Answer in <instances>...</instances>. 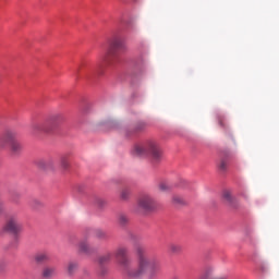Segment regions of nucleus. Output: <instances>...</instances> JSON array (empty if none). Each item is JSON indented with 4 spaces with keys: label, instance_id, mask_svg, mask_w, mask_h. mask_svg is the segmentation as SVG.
<instances>
[{
    "label": "nucleus",
    "instance_id": "obj_23",
    "mask_svg": "<svg viewBox=\"0 0 279 279\" xmlns=\"http://www.w3.org/2000/svg\"><path fill=\"white\" fill-rule=\"evenodd\" d=\"M142 130H145V123L144 122H140L135 126V132H141Z\"/></svg>",
    "mask_w": 279,
    "mask_h": 279
},
{
    "label": "nucleus",
    "instance_id": "obj_21",
    "mask_svg": "<svg viewBox=\"0 0 279 279\" xmlns=\"http://www.w3.org/2000/svg\"><path fill=\"white\" fill-rule=\"evenodd\" d=\"M120 226H125L128 223V217L124 215L119 216Z\"/></svg>",
    "mask_w": 279,
    "mask_h": 279
},
{
    "label": "nucleus",
    "instance_id": "obj_18",
    "mask_svg": "<svg viewBox=\"0 0 279 279\" xmlns=\"http://www.w3.org/2000/svg\"><path fill=\"white\" fill-rule=\"evenodd\" d=\"M159 191H162V193H167V191H171V185L167 182L159 183Z\"/></svg>",
    "mask_w": 279,
    "mask_h": 279
},
{
    "label": "nucleus",
    "instance_id": "obj_10",
    "mask_svg": "<svg viewBox=\"0 0 279 279\" xmlns=\"http://www.w3.org/2000/svg\"><path fill=\"white\" fill-rule=\"evenodd\" d=\"M78 251L82 254H93V252H95V250L93 247H90V244H88L87 241H81L78 243Z\"/></svg>",
    "mask_w": 279,
    "mask_h": 279
},
{
    "label": "nucleus",
    "instance_id": "obj_14",
    "mask_svg": "<svg viewBox=\"0 0 279 279\" xmlns=\"http://www.w3.org/2000/svg\"><path fill=\"white\" fill-rule=\"evenodd\" d=\"M172 204L174 206H184V204H186V201H184V198L180 195H173L172 196Z\"/></svg>",
    "mask_w": 279,
    "mask_h": 279
},
{
    "label": "nucleus",
    "instance_id": "obj_22",
    "mask_svg": "<svg viewBox=\"0 0 279 279\" xmlns=\"http://www.w3.org/2000/svg\"><path fill=\"white\" fill-rule=\"evenodd\" d=\"M218 123L220 128H226V118L223 116H218Z\"/></svg>",
    "mask_w": 279,
    "mask_h": 279
},
{
    "label": "nucleus",
    "instance_id": "obj_4",
    "mask_svg": "<svg viewBox=\"0 0 279 279\" xmlns=\"http://www.w3.org/2000/svg\"><path fill=\"white\" fill-rule=\"evenodd\" d=\"M8 147L12 156H19L23 149L21 143L16 141V132L12 130L4 131L0 136V149H8Z\"/></svg>",
    "mask_w": 279,
    "mask_h": 279
},
{
    "label": "nucleus",
    "instance_id": "obj_12",
    "mask_svg": "<svg viewBox=\"0 0 279 279\" xmlns=\"http://www.w3.org/2000/svg\"><path fill=\"white\" fill-rule=\"evenodd\" d=\"M169 252H171V254H180V252H182V245L178 244V243H170L168 245Z\"/></svg>",
    "mask_w": 279,
    "mask_h": 279
},
{
    "label": "nucleus",
    "instance_id": "obj_8",
    "mask_svg": "<svg viewBox=\"0 0 279 279\" xmlns=\"http://www.w3.org/2000/svg\"><path fill=\"white\" fill-rule=\"evenodd\" d=\"M58 275V268L56 266H46L41 271V276L45 279L56 278Z\"/></svg>",
    "mask_w": 279,
    "mask_h": 279
},
{
    "label": "nucleus",
    "instance_id": "obj_13",
    "mask_svg": "<svg viewBox=\"0 0 279 279\" xmlns=\"http://www.w3.org/2000/svg\"><path fill=\"white\" fill-rule=\"evenodd\" d=\"M49 260V255L47 253H37L35 255L36 263H47Z\"/></svg>",
    "mask_w": 279,
    "mask_h": 279
},
{
    "label": "nucleus",
    "instance_id": "obj_16",
    "mask_svg": "<svg viewBox=\"0 0 279 279\" xmlns=\"http://www.w3.org/2000/svg\"><path fill=\"white\" fill-rule=\"evenodd\" d=\"M112 259V253H107L98 258V263L100 265H106V263H110Z\"/></svg>",
    "mask_w": 279,
    "mask_h": 279
},
{
    "label": "nucleus",
    "instance_id": "obj_7",
    "mask_svg": "<svg viewBox=\"0 0 279 279\" xmlns=\"http://www.w3.org/2000/svg\"><path fill=\"white\" fill-rule=\"evenodd\" d=\"M137 208L144 213H149L156 208V201L149 194H144L137 199Z\"/></svg>",
    "mask_w": 279,
    "mask_h": 279
},
{
    "label": "nucleus",
    "instance_id": "obj_3",
    "mask_svg": "<svg viewBox=\"0 0 279 279\" xmlns=\"http://www.w3.org/2000/svg\"><path fill=\"white\" fill-rule=\"evenodd\" d=\"M132 154L134 156H151L155 162H158V160L162 158V151L154 141H147L144 144H136L132 149Z\"/></svg>",
    "mask_w": 279,
    "mask_h": 279
},
{
    "label": "nucleus",
    "instance_id": "obj_6",
    "mask_svg": "<svg viewBox=\"0 0 279 279\" xmlns=\"http://www.w3.org/2000/svg\"><path fill=\"white\" fill-rule=\"evenodd\" d=\"M2 230L3 232H9L10 234H14V236H16L23 232V223L19 219V216H10L7 219Z\"/></svg>",
    "mask_w": 279,
    "mask_h": 279
},
{
    "label": "nucleus",
    "instance_id": "obj_11",
    "mask_svg": "<svg viewBox=\"0 0 279 279\" xmlns=\"http://www.w3.org/2000/svg\"><path fill=\"white\" fill-rule=\"evenodd\" d=\"M78 269V264L77 262H70L68 264V268H66V271H68V275L69 276H73V274H75V271H77Z\"/></svg>",
    "mask_w": 279,
    "mask_h": 279
},
{
    "label": "nucleus",
    "instance_id": "obj_1",
    "mask_svg": "<svg viewBox=\"0 0 279 279\" xmlns=\"http://www.w3.org/2000/svg\"><path fill=\"white\" fill-rule=\"evenodd\" d=\"M116 260L121 267L123 275L129 279H141L147 269L151 278L162 271V264L158 259H149L147 256L140 254L138 264L134 266L132 259L128 256V247L119 246L114 253Z\"/></svg>",
    "mask_w": 279,
    "mask_h": 279
},
{
    "label": "nucleus",
    "instance_id": "obj_2",
    "mask_svg": "<svg viewBox=\"0 0 279 279\" xmlns=\"http://www.w3.org/2000/svg\"><path fill=\"white\" fill-rule=\"evenodd\" d=\"M66 121V117L62 113H57L49 118V120L34 121L29 125V132L33 136H40V134H53L58 128Z\"/></svg>",
    "mask_w": 279,
    "mask_h": 279
},
{
    "label": "nucleus",
    "instance_id": "obj_25",
    "mask_svg": "<svg viewBox=\"0 0 279 279\" xmlns=\"http://www.w3.org/2000/svg\"><path fill=\"white\" fill-rule=\"evenodd\" d=\"M97 205L102 207V206H106V201L101 199V198H98L97 199Z\"/></svg>",
    "mask_w": 279,
    "mask_h": 279
},
{
    "label": "nucleus",
    "instance_id": "obj_24",
    "mask_svg": "<svg viewBox=\"0 0 279 279\" xmlns=\"http://www.w3.org/2000/svg\"><path fill=\"white\" fill-rule=\"evenodd\" d=\"M96 236L97 239H106V232L101 230H96Z\"/></svg>",
    "mask_w": 279,
    "mask_h": 279
},
{
    "label": "nucleus",
    "instance_id": "obj_17",
    "mask_svg": "<svg viewBox=\"0 0 279 279\" xmlns=\"http://www.w3.org/2000/svg\"><path fill=\"white\" fill-rule=\"evenodd\" d=\"M222 198L225 199V202H227V204H232V192L228 190L223 191Z\"/></svg>",
    "mask_w": 279,
    "mask_h": 279
},
{
    "label": "nucleus",
    "instance_id": "obj_26",
    "mask_svg": "<svg viewBox=\"0 0 279 279\" xmlns=\"http://www.w3.org/2000/svg\"><path fill=\"white\" fill-rule=\"evenodd\" d=\"M5 210V203L3 201H0V214Z\"/></svg>",
    "mask_w": 279,
    "mask_h": 279
},
{
    "label": "nucleus",
    "instance_id": "obj_5",
    "mask_svg": "<svg viewBox=\"0 0 279 279\" xmlns=\"http://www.w3.org/2000/svg\"><path fill=\"white\" fill-rule=\"evenodd\" d=\"M118 49H123V41L121 39H113L110 44V47L107 51L102 52L98 57V69H106V66H114L117 61H112V56H114Z\"/></svg>",
    "mask_w": 279,
    "mask_h": 279
},
{
    "label": "nucleus",
    "instance_id": "obj_9",
    "mask_svg": "<svg viewBox=\"0 0 279 279\" xmlns=\"http://www.w3.org/2000/svg\"><path fill=\"white\" fill-rule=\"evenodd\" d=\"M198 279H228V277H215V268L207 266Z\"/></svg>",
    "mask_w": 279,
    "mask_h": 279
},
{
    "label": "nucleus",
    "instance_id": "obj_15",
    "mask_svg": "<svg viewBox=\"0 0 279 279\" xmlns=\"http://www.w3.org/2000/svg\"><path fill=\"white\" fill-rule=\"evenodd\" d=\"M130 189L128 187H123L121 191H120V199L122 202H128V199H130Z\"/></svg>",
    "mask_w": 279,
    "mask_h": 279
},
{
    "label": "nucleus",
    "instance_id": "obj_19",
    "mask_svg": "<svg viewBox=\"0 0 279 279\" xmlns=\"http://www.w3.org/2000/svg\"><path fill=\"white\" fill-rule=\"evenodd\" d=\"M60 165H61V168L66 170L69 168V157L62 156L60 159Z\"/></svg>",
    "mask_w": 279,
    "mask_h": 279
},
{
    "label": "nucleus",
    "instance_id": "obj_20",
    "mask_svg": "<svg viewBox=\"0 0 279 279\" xmlns=\"http://www.w3.org/2000/svg\"><path fill=\"white\" fill-rule=\"evenodd\" d=\"M226 169H228V161L226 160H221L220 163H219V170L220 171H226Z\"/></svg>",
    "mask_w": 279,
    "mask_h": 279
}]
</instances>
